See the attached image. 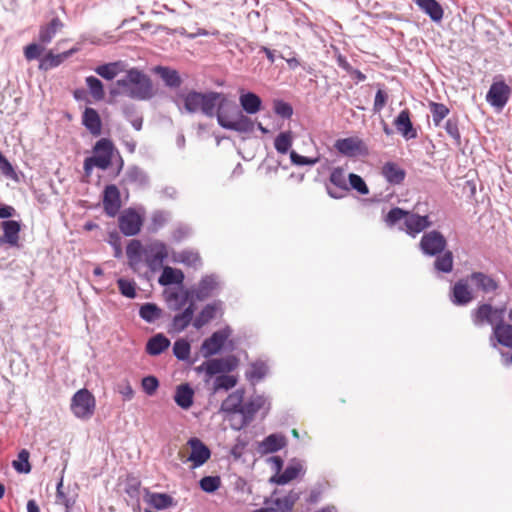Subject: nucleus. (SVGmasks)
I'll list each match as a JSON object with an SVG mask.
<instances>
[{"label":"nucleus","mask_w":512,"mask_h":512,"mask_svg":"<svg viewBox=\"0 0 512 512\" xmlns=\"http://www.w3.org/2000/svg\"><path fill=\"white\" fill-rule=\"evenodd\" d=\"M184 109L190 114L201 112L209 118L216 117L218 125L238 133H251L255 122L248 116L262 109V99L252 91H241L239 110L237 103L222 92L190 90L183 96Z\"/></svg>","instance_id":"nucleus-1"},{"label":"nucleus","mask_w":512,"mask_h":512,"mask_svg":"<svg viewBox=\"0 0 512 512\" xmlns=\"http://www.w3.org/2000/svg\"><path fill=\"white\" fill-rule=\"evenodd\" d=\"M127 64L118 60L97 66L94 71L105 80L111 81L118 74L126 72L125 76L118 79L114 86L110 88V95L117 97L126 95L131 99L150 100L154 96L153 83L151 78L138 68L126 70Z\"/></svg>","instance_id":"nucleus-2"},{"label":"nucleus","mask_w":512,"mask_h":512,"mask_svg":"<svg viewBox=\"0 0 512 512\" xmlns=\"http://www.w3.org/2000/svg\"><path fill=\"white\" fill-rule=\"evenodd\" d=\"M419 250L428 257H436L433 263V270L437 274H448L454 266L452 251L446 250L447 240L438 230L425 232L419 242Z\"/></svg>","instance_id":"nucleus-3"},{"label":"nucleus","mask_w":512,"mask_h":512,"mask_svg":"<svg viewBox=\"0 0 512 512\" xmlns=\"http://www.w3.org/2000/svg\"><path fill=\"white\" fill-rule=\"evenodd\" d=\"M271 409L269 398L263 394L251 396L245 403L243 402L240 410L241 419L239 423L231 424V428L240 431L247 427L253 420L257 412L262 411V418H265Z\"/></svg>","instance_id":"nucleus-4"},{"label":"nucleus","mask_w":512,"mask_h":512,"mask_svg":"<svg viewBox=\"0 0 512 512\" xmlns=\"http://www.w3.org/2000/svg\"><path fill=\"white\" fill-rule=\"evenodd\" d=\"M238 366V359L234 355L221 358H210L195 368L197 373H204V382L208 383L214 376L230 373Z\"/></svg>","instance_id":"nucleus-5"},{"label":"nucleus","mask_w":512,"mask_h":512,"mask_svg":"<svg viewBox=\"0 0 512 512\" xmlns=\"http://www.w3.org/2000/svg\"><path fill=\"white\" fill-rule=\"evenodd\" d=\"M506 305L498 307L492 306L490 303L483 302L471 311V320L476 327L489 324L493 327L496 323L505 322L504 315Z\"/></svg>","instance_id":"nucleus-6"},{"label":"nucleus","mask_w":512,"mask_h":512,"mask_svg":"<svg viewBox=\"0 0 512 512\" xmlns=\"http://www.w3.org/2000/svg\"><path fill=\"white\" fill-rule=\"evenodd\" d=\"M71 410L77 418H90L95 410L93 394L85 388L78 390L72 397Z\"/></svg>","instance_id":"nucleus-7"},{"label":"nucleus","mask_w":512,"mask_h":512,"mask_svg":"<svg viewBox=\"0 0 512 512\" xmlns=\"http://www.w3.org/2000/svg\"><path fill=\"white\" fill-rule=\"evenodd\" d=\"M473 291L484 295L495 294L500 288L499 280L482 271H472L467 275Z\"/></svg>","instance_id":"nucleus-8"},{"label":"nucleus","mask_w":512,"mask_h":512,"mask_svg":"<svg viewBox=\"0 0 512 512\" xmlns=\"http://www.w3.org/2000/svg\"><path fill=\"white\" fill-rule=\"evenodd\" d=\"M231 334L232 329L228 325L213 332L211 336L206 338L201 345L203 356L205 358H209L218 354L222 350L225 342L231 336Z\"/></svg>","instance_id":"nucleus-9"},{"label":"nucleus","mask_w":512,"mask_h":512,"mask_svg":"<svg viewBox=\"0 0 512 512\" xmlns=\"http://www.w3.org/2000/svg\"><path fill=\"white\" fill-rule=\"evenodd\" d=\"M118 225L123 235L135 236L141 230L143 217L134 208H128L119 216Z\"/></svg>","instance_id":"nucleus-10"},{"label":"nucleus","mask_w":512,"mask_h":512,"mask_svg":"<svg viewBox=\"0 0 512 512\" xmlns=\"http://www.w3.org/2000/svg\"><path fill=\"white\" fill-rule=\"evenodd\" d=\"M489 344L498 351L500 350L499 346L512 348V324L500 322L493 325Z\"/></svg>","instance_id":"nucleus-11"},{"label":"nucleus","mask_w":512,"mask_h":512,"mask_svg":"<svg viewBox=\"0 0 512 512\" xmlns=\"http://www.w3.org/2000/svg\"><path fill=\"white\" fill-rule=\"evenodd\" d=\"M329 184H326L327 194L333 199H341L349 191L348 182L346 180L345 172L342 167H335L332 169L329 176Z\"/></svg>","instance_id":"nucleus-12"},{"label":"nucleus","mask_w":512,"mask_h":512,"mask_svg":"<svg viewBox=\"0 0 512 512\" xmlns=\"http://www.w3.org/2000/svg\"><path fill=\"white\" fill-rule=\"evenodd\" d=\"M334 147L340 154L347 157L364 156L368 153L364 142L358 137L337 139Z\"/></svg>","instance_id":"nucleus-13"},{"label":"nucleus","mask_w":512,"mask_h":512,"mask_svg":"<svg viewBox=\"0 0 512 512\" xmlns=\"http://www.w3.org/2000/svg\"><path fill=\"white\" fill-rule=\"evenodd\" d=\"M470 282L467 276L459 279L451 288L449 293L450 301L456 306H466L473 299V289L469 287Z\"/></svg>","instance_id":"nucleus-14"},{"label":"nucleus","mask_w":512,"mask_h":512,"mask_svg":"<svg viewBox=\"0 0 512 512\" xmlns=\"http://www.w3.org/2000/svg\"><path fill=\"white\" fill-rule=\"evenodd\" d=\"M22 224L17 220H4L1 222L3 234L0 235V245L10 248H20V232Z\"/></svg>","instance_id":"nucleus-15"},{"label":"nucleus","mask_w":512,"mask_h":512,"mask_svg":"<svg viewBox=\"0 0 512 512\" xmlns=\"http://www.w3.org/2000/svg\"><path fill=\"white\" fill-rule=\"evenodd\" d=\"M511 88L504 81L493 82L487 92V102L495 108L502 109L508 102Z\"/></svg>","instance_id":"nucleus-16"},{"label":"nucleus","mask_w":512,"mask_h":512,"mask_svg":"<svg viewBox=\"0 0 512 512\" xmlns=\"http://www.w3.org/2000/svg\"><path fill=\"white\" fill-rule=\"evenodd\" d=\"M114 152H117L114 143L109 138L99 139L93 147V159L97 160L101 166L108 169L112 164Z\"/></svg>","instance_id":"nucleus-17"},{"label":"nucleus","mask_w":512,"mask_h":512,"mask_svg":"<svg viewBox=\"0 0 512 512\" xmlns=\"http://www.w3.org/2000/svg\"><path fill=\"white\" fill-rule=\"evenodd\" d=\"M403 224L404 227H399V230L405 231L407 235L415 238L419 233L429 228L432 222L428 215H419L409 212Z\"/></svg>","instance_id":"nucleus-18"},{"label":"nucleus","mask_w":512,"mask_h":512,"mask_svg":"<svg viewBox=\"0 0 512 512\" xmlns=\"http://www.w3.org/2000/svg\"><path fill=\"white\" fill-rule=\"evenodd\" d=\"M220 289V282L218 276L209 274L203 276L196 289L192 290L195 300L204 301L213 296L215 291Z\"/></svg>","instance_id":"nucleus-19"},{"label":"nucleus","mask_w":512,"mask_h":512,"mask_svg":"<svg viewBox=\"0 0 512 512\" xmlns=\"http://www.w3.org/2000/svg\"><path fill=\"white\" fill-rule=\"evenodd\" d=\"M103 207L109 217H115L121 208V195L118 187L109 184L103 192Z\"/></svg>","instance_id":"nucleus-20"},{"label":"nucleus","mask_w":512,"mask_h":512,"mask_svg":"<svg viewBox=\"0 0 512 512\" xmlns=\"http://www.w3.org/2000/svg\"><path fill=\"white\" fill-rule=\"evenodd\" d=\"M191 453L188 460L193 463L194 468L204 465L211 456L210 449L198 438L192 437L188 440Z\"/></svg>","instance_id":"nucleus-21"},{"label":"nucleus","mask_w":512,"mask_h":512,"mask_svg":"<svg viewBox=\"0 0 512 512\" xmlns=\"http://www.w3.org/2000/svg\"><path fill=\"white\" fill-rule=\"evenodd\" d=\"M301 472H303V466L301 462L293 458L290 460L289 464L286 466L285 470L281 474H274L270 477L269 483L276 485H285L290 481L296 479Z\"/></svg>","instance_id":"nucleus-22"},{"label":"nucleus","mask_w":512,"mask_h":512,"mask_svg":"<svg viewBox=\"0 0 512 512\" xmlns=\"http://www.w3.org/2000/svg\"><path fill=\"white\" fill-rule=\"evenodd\" d=\"M287 445V438L281 433H272L258 443L257 451L261 455L280 451Z\"/></svg>","instance_id":"nucleus-23"},{"label":"nucleus","mask_w":512,"mask_h":512,"mask_svg":"<svg viewBox=\"0 0 512 512\" xmlns=\"http://www.w3.org/2000/svg\"><path fill=\"white\" fill-rule=\"evenodd\" d=\"M394 125L404 139L411 140L417 138V130L413 126L408 109H404L398 114L394 120Z\"/></svg>","instance_id":"nucleus-24"},{"label":"nucleus","mask_w":512,"mask_h":512,"mask_svg":"<svg viewBox=\"0 0 512 512\" xmlns=\"http://www.w3.org/2000/svg\"><path fill=\"white\" fill-rule=\"evenodd\" d=\"M144 501L156 510H164L175 504V500L167 493L151 492L143 488Z\"/></svg>","instance_id":"nucleus-25"},{"label":"nucleus","mask_w":512,"mask_h":512,"mask_svg":"<svg viewBox=\"0 0 512 512\" xmlns=\"http://www.w3.org/2000/svg\"><path fill=\"white\" fill-rule=\"evenodd\" d=\"M222 308L223 302L221 300H215L212 303L206 304L193 320V326L196 329H201L204 325L214 319L217 311H221Z\"/></svg>","instance_id":"nucleus-26"},{"label":"nucleus","mask_w":512,"mask_h":512,"mask_svg":"<svg viewBox=\"0 0 512 512\" xmlns=\"http://www.w3.org/2000/svg\"><path fill=\"white\" fill-rule=\"evenodd\" d=\"M82 125L93 136H99L102 131V120L98 111L92 107H86L82 114Z\"/></svg>","instance_id":"nucleus-27"},{"label":"nucleus","mask_w":512,"mask_h":512,"mask_svg":"<svg viewBox=\"0 0 512 512\" xmlns=\"http://www.w3.org/2000/svg\"><path fill=\"white\" fill-rule=\"evenodd\" d=\"M164 297L169 307L174 311L181 310L193 297L192 290L185 289L182 294L177 290H165Z\"/></svg>","instance_id":"nucleus-28"},{"label":"nucleus","mask_w":512,"mask_h":512,"mask_svg":"<svg viewBox=\"0 0 512 512\" xmlns=\"http://www.w3.org/2000/svg\"><path fill=\"white\" fill-rule=\"evenodd\" d=\"M244 389H237L230 393L221 403L220 411L226 414L240 413L244 400Z\"/></svg>","instance_id":"nucleus-29"},{"label":"nucleus","mask_w":512,"mask_h":512,"mask_svg":"<svg viewBox=\"0 0 512 512\" xmlns=\"http://www.w3.org/2000/svg\"><path fill=\"white\" fill-rule=\"evenodd\" d=\"M173 398L181 409L188 410L194 402V390L189 383L180 384L176 387Z\"/></svg>","instance_id":"nucleus-30"},{"label":"nucleus","mask_w":512,"mask_h":512,"mask_svg":"<svg viewBox=\"0 0 512 512\" xmlns=\"http://www.w3.org/2000/svg\"><path fill=\"white\" fill-rule=\"evenodd\" d=\"M269 373V366L266 361L258 359L251 362L249 368L245 371V378L252 384L263 380Z\"/></svg>","instance_id":"nucleus-31"},{"label":"nucleus","mask_w":512,"mask_h":512,"mask_svg":"<svg viewBox=\"0 0 512 512\" xmlns=\"http://www.w3.org/2000/svg\"><path fill=\"white\" fill-rule=\"evenodd\" d=\"M171 342L163 333H157L150 337L146 343V353L150 356H159L170 346Z\"/></svg>","instance_id":"nucleus-32"},{"label":"nucleus","mask_w":512,"mask_h":512,"mask_svg":"<svg viewBox=\"0 0 512 512\" xmlns=\"http://www.w3.org/2000/svg\"><path fill=\"white\" fill-rule=\"evenodd\" d=\"M123 181L135 184L140 188H146L150 183V179L146 171L137 165H131L127 168Z\"/></svg>","instance_id":"nucleus-33"},{"label":"nucleus","mask_w":512,"mask_h":512,"mask_svg":"<svg viewBox=\"0 0 512 512\" xmlns=\"http://www.w3.org/2000/svg\"><path fill=\"white\" fill-rule=\"evenodd\" d=\"M382 175L389 184L399 185L404 181L406 177V171L397 163L389 161L383 165Z\"/></svg>","instance_id":"nucleus-34"},{"label":"nucleus","mask_w":512,"mask_h":512,"mask_svg":"<svg viewBox=\"0 0 512 512\" xmlns=\"http://www.w3.org/2000/svg\"><path fill=\"white\" fill-rule=\"evenodd\" d=\"M184 278V273L180 269L165 266L163 268L161 275L159 276L158 282L161 286H181L184 281Z\"/></svg>","instance_id":"nucleus-35"},{"label":"nucleus","mask_w":512,"mask_h":512,"mask_svg":"<svg viewBox=\"0 0 512 512\" xmlns=\"http://www.w3.org/2000/svg\"><path fill=\"white\" fill-rule=\"evenodd\" d=\"M416 4L433 22L438 23L443 19V8L436 0H416Z\"/></svg>","instance_id":"nucleus-36"},{"label":"nucleus","mask_w":512,"mask_h":512,"mask_svg":"<svg viewBox=\"0 0 512 512\" xmlns=\"http://www.w3.org/2000/svg\"><path fill=\"white\" fill-rule=\"evenodd\" d=\"M155 72L161 77L165 85L169 88H179L182 79L177 70L165 66H157Z\"/></svg>","instance_id":"nucleus-37"},{"label":"nucleus","mask_w":512,"mask_h":512,"mask_svg":"<svg viewBox=\"0 0 512 512\" xmlns=\"http://www.w3.org/2000/svg\"><path fill=\"white\" fill-rule=\"evenodd\" d=\"M163 316V310L153 302H145L139 307V317L146 323H154Z\"/></svg>","instance_id":"nucleus-38"},{"label":"nucleus","mask_w":512,"mask_h":512,"mask_svg":"<svg viewBox=\"0 0 512 512\" xmlns=\"http://www.w3.org/2000/svg\"><path fill=\"white\" fill-rule=\"evenodd\" d=\"M63 26L62 21L58 17H54L51 21L42 25L39 29L38 40L41 44H48L54 38L57 30Z\"/></svg>","instance_id":"nucleus-39"},{"label":"nucleus","mask_w":512,"mask_h":512,"mask_svg":"<svg viewBox=\"0 0 512 512\" xmlns=\"http://www.w3.org/2000/svg\"><path fill=\"white\" fill-rule=\"evenodd\" d=\"M166 258V246L163 243H159L153 249L152 253L146 256V263L151 270L155 271L162 265Z\"/></svg>","instance_id":"nucleus-40"},{"label":"nucleus","mask_w":512,"mask_h":512,"mask_svg":"<svg viewBox=\"0 0 512 512\" xmlns=\"http://www.w3.org/2000/svg\"><path fill=\"white\" fill-rule=\"evenodd\" d=\"M238 379L234 375H228L227 373L221 374L215 377L213 382V393L220 390L228 391L236 386Z\"/></svg>","instance_id":"nucleus-41"},{"label":"nucleus","mask_w":512,"mask_h":512,"mask_svg":"<svg viewBox=\"0 0 512 512\" xmlns=\"http://www.w3.org/2000/svg\"><path fill=\"white\" fill-rule=\"evenodd\" d=\"M293 144V138L290 131H284L279 133L274 140V147L280 154H286L289 152Z\"/></svg>","instance_id":"nucleus-42"},{"label":"nucleus","mask_w":512,"mask_h":512,"mask_svg":"<svg viewBox=\"0 0 512 512\" xmlns=\"http://www.w3.org/2000/svg\"><path fill=\"white\" fill-rule=\"evenodd\" d=\"M444 129L446 133L453 139L456 147L461 146V134L459 131V120L458 117L452 116L447 119Z\"/></svg>","instance_id":"nucleus-43"},{"label":"nucleus","mask_w":512,"mask_h":512,"mask_svg":"<svg viewBox=\"0 0 512 512\" xmlns=\"http://www.w3.org/2000/svg\"><path fill=\"white\" fill-rule=\"evenodd\" d=\"M191 346L187 339L179 338L173 344V355L180 361L189 359Z\"/></svg>","instance_id":"nucleus-44"},{"label":"nucleus","mask_w":512,"mask_h":512,"mask_svg":"<svg viewBox=\"0 0 512 512\" xmlns=\"http://www.w3.org/2000/svg\"><path fill=\"white\" fill-rule=\"evenodd\" d=\"M429 107L434 125L436 127L440 126L441 122L448 116L449 108L445 104L437 102H430Z\"/></svg>","instance_id":"nucleus-45"},{"label":"nucleus","mask_w":512,"mask_h":512,"mask_svg":"<svg viewBox=\"0 0 512 512\" xmlns=\"http://www.w3.org/2000/svg\"><path fill=\"white\" fill-rule=\"evenodd\" d=\"M64 60L61 54H54L52 51L46 53L40 58L39 69L42 71H48L50 69L58 67Z\"/></svg>","instance_id":"nucleus-46"},{"label":"nucleus","mask_w":512,"mask_h":512,"mask_svg":"<svg viewBox=\"0 0 512 512\" xmlns=\"http://www.w3.org/2000/svg\"><path fill=\"white\" fill-rule=\"evenodd\" d=\"M143 247L139 240H131L126 247V255L130 260V264H137L141 261Z\"/></svg>","instance_id":"nucleus-47"},{"label":"nucleus","mask_w":512,"mask_h":512,"mask_svg":"<svg viewBox=\"0 0 512 512\" xmlns=\"http://www.w3.org/2000/svg\"><path fill=\"white\" fill-rule=\"evenodd\" d=\"M409 211L404 210L400 207H393L389 210L384 218V221L388 227H394L400 221H405Z\"/></svg>","instance_id":"nucleus-48"},{"label":"nucleus","mask_w":512,"mask_h":512,"mask_svg":"<svg viewBox=\"0 0 512 512\" xmlns=\"http://www.w3.org/2000/svg\"><path fill=\"white\" fill-rule=\"evenodd\" d=\"M125 493L138 502L141 494V481L137 477L128 476L125 483Z\"/></svg>","instance_id":"nucleus-49"},{"label":"nucleus","mask_w":512,"mask_h":512,"mask_svg":"<svg viewBox=\"0 0 512 512\" xmlns=\"http://www.w3.org/2000/svg\"><path fill=\"white\" fill-rule=\"evenodd\" d=\"M220 486L221 479L219 476H204L199 481L200 489L209 494L216 492Z\"/></svg>","instance_id":"nucleus-50"},{"label":"nucleus","mask_w":512,"mask_h":512,"mask_svg":"<svg viewBox=\"0 0 512 512\" xmlns=\"http://www.w3.org/2000/svg\"><path fill=\"white\" fill-rule=\"evenodd\" d=\"M86 85L96 100H102L105 96L103 83L95 76L86 77Z\"/></svg>","instance_id":"nucleus-51"},{"label":"nucleus","mask_w":512,"mask_h":512,"mask_svg":"<svg viewBox=\"0 0 512 512\" xmlns=\"http://www.w3.org/2000/svg\"><path fill=\"white\" fill-rule=\"evenodd\" d=\"M348 186H349V190L353 189L361 195L369 194V188H368L366 182L358 174L350 173L348 175Z\"/></svg>","instance_id":"nucleus-52"},{"label":"nucleus","mask_w":512,"mask_h":512,"mask_svg":"<svg viewBox=\"0 0 512 512\" xmlns=\"http://www.w3.org/2000/svg\"><path fill=\"white\" fill-rule=\"evenodd\" d=\"M56 503L65 506L66 512H70L75 504V499L63 491V479H60L56 486Z\"/></svg>","instance_id":"nucleus-53"},{"label":"nucleus","mask_w":512,"mask_h":512,"mask_svg":"<svg viewBox=\"0 0 512 512\" xmlns=\"http://www.w3.org/2000/svg\"><path fill=\"white\" fill-rule=\"evenodd\" d=\"M273 111L282 119H290L293 115L292 105L282 99H275L273 101Z\"/></svg>","instance_id":"nucleus-54"},{"label":"nucleus","mask_w":512,"mask_h":512,"mask_svg":"<svg viewBox=\"0 0 512 512\" xmlns=\"http://www.w3.org/2000/svg\"><path fill=\"white\" fill-rule=\"evenodd\" d=\"M117 285L122 296L134 299L137 296L136 283L133 280L119 278Z\"/></svg>","instance_id":"nucleus-55"},{"label":"nucleus","mask_w":512,"mask_h":512,"mask_svg":"<svg viewBox=\"0 0 512 512\" xmlns=\"http://www.w3.org/2000/svg\"><path fill=\"white\" fill-rule=\"evenodd\" d=\"M13 467L18 473L27 474L31 471L29 463V452L25 449L18 454V460L13 462Z\"/></svg>","instance_id":"nucleus-56"},{"label":"nucleus","mask_w":512,"mask_h":512,"mask_svg":"<svg viewBox=\"0 0 512 512\" xmlns=\"http://www.w3.org/2000/svg\"><path fill=\"white\" fill-rule=\"evenodd\" d=\"M171 213L164 210H156L151 216V227L153 231H157L162 228L170 219Z\"/></svg>","instance_id":"nucleus-57"},{"label":"nucleus","mask_w":512,"mask_h":512,"mask_svg":"<svg viewBox=\"0 0 512 512\" xmlns=\"http://www.w3.org/2000/svg\"><path fill=\"white\" fill-rule=\"evenodd\" d=\"M192 322L188 317L183 315L181 312L177 313L173 316L169 332H177L180 333L184 331Z\"/></svg>","instance_id":"nucleus-58"},{"label":"nucleus","mask_w":512,"mask_h":512,"mask_svg":"<svg viewBox=\"0 0 512 512\" xmlns=\"http://www.w3.org/2000/svg\"><path fill=\"white\" fill-rule=\"evenodd\" d=\"M159 385L160 382L154 375L145 376L141 380L142 389L148 396H153L159 388Z\"/></svg>","instance_id":"nucleus-59"},{"label":"nucleus","mask_w":512,"mask_h":512,"mask_svg":"<svg viewBox=\"0 0 512 512\" xmlns=\"http://www.w3.org/2000/svg\"><path fill=\"white\" fill-rule=\"evenodd\" d=\"M192 234V228L187 225L180 223L172 232V240L175 243H180Z\"/></svg>","instance_id":"nucleus-60"},{"label":"nucleus","mask_w":512,"mask_h":512,"mask_svg":"<svg viewBox=\"0 0 512 512\" xmlns=\"http://www.w3.org/2000/svg\"><path fill=\"white\" fill-rule=\"evenodd\" d=\"M290 160L296 166H313L318 162V158L303 156L294 150L290 151Z\"/></svg>","instance_id":"nucleus-61"},{"label":"nucleus","mask_w":512,"mask_h":512,"mask_svg":"<svg viewBox=\"0 0 512 512\" xmlns=\"http://www.w3.org/2000/svg\"><path fill=\"white\" fill-rule=\"evenodd\" d=\"M44 47L37 43H30L24 48V56L26 60L32 61L41 58Z\"/></svg>","instance_id":"nucleus-62"},{"label":"nucleus","mask_w":512,"mask_h":512,"mask_svg":"<svg viewBox=\"0 0 512 512\" xmlns=\"http://www.w3.org/2000/svg\"><path fill=\"white\" fill-rule=\"evenodd\" d=\"M268 503H273L276 506L275 509H277L278 512H291L294 508V506L290 504V501H288L285 497L275 498L273 500L266 498L264 500V504Z\"/></svg>","instance_id":"nucleus-63"},{"label":"nucleus","mask_w":512,"mask_h":512,"mask_svg":"<svg viewBox=\"0 0 512 512\" xmlns=\"http://www.w3.org/2000/svg\"><path fill=\"white\" fill-rule=\"evenodd\" d=\"M248 445V441L245 438L237 437L235 440V444L230 449V455L238 460L242 457L246 446Z\"/></svg>","instance_id":"nucleus-64"}]
</instances>
